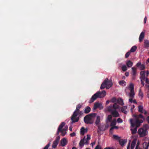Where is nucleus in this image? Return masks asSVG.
I'll return each instance as SVG.
<instances>
[{
    "instance_id": "nucleus-1",
    "label": "nucleus",
    "mask_w": 149,
    "mask_h": 149,
    "mask_svg": "<svg viewBox=\"0 0 149 149\" xmlns=\"http://www.w3.org/2000/svg\"><path fill=\"white\" fill-rule=\"evenodd\" d=\"M132 116L135 118L136 119H131L130 121L131 124V130L132 133L134 134L136 133L137 128L139 127L140 124L143 122L144 120V118L141 114L139 116L133 115Z\"/></svg>"
},
{
    "instance_id": "nucleus-2",
    "label": "nucleus",
    "mask_w": 149,
    "mask_h": 149,
    "mask_svg": "<svg viewBox=\"0 0 149 149\" xmlns=\"http://www.w3.org/2000/svg\"><path fill=\"white\" fill-rule=\"evenodd\" d=\"M119 106L115 104L113 105L107 107L105 109L104 111L106 112L107 111L110 112L114 117H118L119 116V114L116 110L119 109Z\"/></svg>"
},
{
    "instance_id": "nucleus-3",
    "label": "nucleus",
    "mask_w": 149,
    "mask_h": 149,
    "mask_svg": "<svg viewBox=\"0 0 149 149\" xmlns=\"http://www.w3.org/2000/svg\"><path fill=\"white\" fill-rule=\"evenodd\" d=\"M125 91L127 93L129 91H130V93H127V95L130 97L129 101L131 103H136V102L135 100L132 99L134 95V85L132 84H130L129 86L126 89Z\"/></svg>"
},
{
    "instance_id": "nucleus-4",
    "label": "nucleus",
    "mask_w": 149,
    "mask_h": 149,
    "mask_svg": "<svg viewBox=\"0 0 149 149\" xmlns=\"http://www.w3.org/2000/svg\"><path fill=\"white\" fill-rule=\"evenodd\" d=\"M96 116V114L95 113L86 116L84 118L85 122L87 124L93 123Z\"/></svg>"
},
{
    "instance_id": "nucleus-5",
    "label": "nucleus",
    "mask_w": 149,
    "mask_h": 149,
    "mask_svg": "<svg viewBox=\"0 0 149 149\" xmlns=\"http://www.w3.org/2000/svg\"><path fill=\"white\" fill-rule=\"evenodd\" d=\"M113 85V83L112 81L109 80L108 79H106L102 84L100 88L103 89L105 88L107 89H109Z\"/></svg>"
},
{
    "instance_id": "nucleus-6",
    "label": "nucleus",
    "mask_w": 149,
    "mask_h": 149,
    "mask_svg": "<svg viewBox=\"0 0 149 149\" xmlns=\"http://www.w3.org/2000/svg\"><path fill=\"white\" fill-rule=\"evenodd\" d=\"M81 107V106L80 105H77L76 109L74 111L72 118L71 120L72 122H77L79 120V118L77 117V114L79 113V109Z\"/></svg>"
},
{
    "instance_id": "nucleus-7",
    "label": "nucleus",
    "mask_w": 149,
    "mask_h": 149,
    "mask_svg": "<svg viewBox=\"0 0 149 149\" xmlns=\"http://www.w3.org/2000/svg\"><path fill=\"white\" fill-rule=\"evenodd\" d=\"M138 132L140 137H143L147 133V130L143 128L139 129L138 130Z\"/></svg>"
},
{
    "instance_id": "nucleus-8",
    "label": "nucleus",
    "mask_w": 149,
    "mask_h": 149,
    "mask_svg": "<svg viewBox=\"0 0 149 149\" xmlns=\"http://www.w3.org/2000/svg\"><path fill=\"white\" fill-rule=\"evenodd\" d=\"M116 123V120L115 119H114L112 120L110 124V126L111 127L110 129V131H112L114 129H117L118 128V127L117 126H115Z\"/></svg>"
},
{
    "instance_id": "nucleus-9",
    "label": "nucleus",
    "mask_w": 149,
    "mask_h": 149,
    "mask_svg": "<svg viewBox=\"0 0 149 149\" xmlns=\"http://www.w3.org/2000/svg\"><path fill=\"white\" fill-rule=\"evenodd\" d=\"M145 71H143L140 72V74L141 75L140 79L141 82L143 86L144 85V83L143 82V81L145 79Z\"/></svg>"
},
{
    "instance_id": "nucleus-10",
    "label": "nucleus",
    "mask_w": 149,
    "mask_h": 149,
    "mask_svg": "<svg viewBox=\"0 0 149 149\" xmlns=\"http://www.w3.org/2000/svg\"><path fill=\"white\" fill-rule=\"evenodd\" d=\"M68 141L67 138H64L62 139L60 141V145L62 146H64L67 145Z\"/></svg>"
},
{
    "instance_id": "nucleus-11",
    "label": "nucleus",
    "mask_w": 149,
    "mask_h": 149,
    "mask_svg": "<svg viewBox=\"0 0 149 149\" xmlns=\"http://www.w3.org/2000/svg\"><path fill=\"white\" fill-rule=\"evenodd\" d=\"M98 93L97 92L94 94L91 97V100L89 101V102L91 103L93 102L97 98H99V95H98Z\"/></svg>"
},
{
    "instance_id": "nucleus-12",
    "label": "nucleus",
    "mask_w": 149,
    "mask_h": 149,
    "mask_svg": "<svg viewBox=\"0 0 149 149\" xmlns=\"http://www.w3.org/2000/svg\"><path fill=\"white\" fill-rule=\"evenodd\" d=\"M68 128V126H65L64 127V128H63L62 130H61L59 131V132H61V135L63 136H65L67 132L66 131L67 130Z\"/></svg>"
},
{
    "instance_id": "nucleus-13",
    "label": "nucleus",
    "mask_w": 149,
    "mask_h": 149,
    "mask_svg": "<svg viewBox=\"0 0 149 149\" xmlns=\"http://www.w3.org/2000/svg\"><path fill=\"white\" fill-rule=\"evenodd\" d=\"M97 108L101 109L103 108V107L101 103L99 102L95 103L94 105V109H95Z\"/></svg>"
},
{
    "instance_id": "nucleus-14",
    "label": "nucleus",
    "mask_w": 149,
    "mask_h": 149,
    "mask_svg": "<svg viewBox=\"0 0 149 149\" xmlns=\"http://www.w3.org/2000/svg\"><path fill=\"white\" fill-rule=\"evenodd\" d=\"M60 139V137L59 136H58L57 137L56 139L54 141L53 144L52 146V147L53 148H56L58 143Z\"/></svg>"
},
{
    "instance_id": "nucleus-15",
    "label": "nucleus",
    "mask_w": 149,
    "mask_h": 149,
    "mask_svg": "<svg viewBox=\"0 0 149 149\" xmlns=\"http://www.w3.org/2000/svg\"><path fill=\"white\" fill-rule=\"evenodd\" d=\"M97 93H98V95H99V98L104 97L106 95V92L105 91H103L102 92H98Z\"/></svg>"
},
{
    "instance_id": "nucleus-16",
    "label": "nucleus",
    "mask_w": 149,
    "mask_h": 149,
    "mask_svg": "<svg viewBox=\"0 0 149 149\" xmlns=\"http://www.w3.org/2000/svg\"><path fill=\"white\" fill-rule=\"evenodd\" d=\"M139 111L141 112L142 113H144L145 114H146L147 113V112L144 110L143 109V107L141 106H140L138 107Z\"/></svg>"
},
{
    "instance_id": "nucleus-17",
    "label": "nucleus",
    "mask_w": 149,
    "mask_h": 149,
    "mask_svg": "<svg viewBox=\"0 0 149 149\" xmlns=\"http://www.w3.org/2000/svg\"><path fill=\"white\" fill-rule=\"evenodd\" d=\"M136 138L134 139L133 141L132 142L130 147L131 149H134V148L136 145Z\"/></svg>"
},
{
    "instance_id": "nucleus-18",
    "label": "nucleus",
    "mask_w": 149,
    "mask_h": 149,
    "mask_svg": "<svg viewBox=\"0 0 149 149\" xmlns=\"http://www.w3.org/2000/svg\"><path fill=\"white\" fill-rule=\"evenodd\" d=\"M145 32H142L140 35L139 40L140 42H141L144 37Z\"/></svg>"
},
{
    "instance_id": "nucleus-19",
    "label": "nucleus",
    "mask_w": 149,
    "mask_h": 149,
    "mask_svg": "<svg viewBox=\"0 0 149 149\" xmlns=\"http://www.w3.org/2000/svg\"><path fill=\"white\" fill-rule=\"evenodd\" d=\"M65 123L64 122H62L61 124L60 125L58 129V130L57 132L58 133H59V131L61 130H62L63 128H64L65 126Z\"/></svg>"
},
{
    "instance_id": "nucleus-20",
    "label": "nucleus",
    "mask_w": 149,
    "mask_h": 149,
    "mask_svg": "<svg viewBox=\"0 0 149 149\" xmlns=\"http://www.w3.org/2000/svg\"><path fill=\"white\" fill-rule=\"evenodd\" d=\"M85 137L83 139L81 140L79 143L80 146L82 147L84 146V144H86L85 143Z\"/></svg>"
},
{
    "instance_id": "nucleus-21",
    "label": "nucleus",
    "mask_w": 149,
    "mask_h": 149,
    "mask_svg": "<svg viewBox=\"0 0 149 149\" xmlns=\"http://www.w3.org/2000/svg\"><path fill=\"white\" fill-rule=\"evenodd\" d=\"M87 129H84L83 127L81 128L80 130L81 134L83 135L85 133H86L87 132Z\"/></svg>"
},
{
    "instance_id": "nucleus-22",
    "label": "nucleus",
    "mask_w": 149,
    "mask_h": 149,
    "mask_svg": "<svg viewBox=\"0 0 149 149\" xmlns=\"http://www.w3.org/2000/svg\"><path fill=\"white\" fill-rule=\"evenodd\" d=\"M143 147L145 149H149V143L144 142L143 143Z\"/></svg>"
},
{
    "instance_id": "nucleus-23",
    "label": "nucleus",
    "mask_w": 149,
    "mask_h": 149,
    "mask_svg": "<svg viewBox=\"0 0 149 149\" xmlns=\"http://www.w3.org/2000/svg\"><path fill=\"white\" fill-rule=\"evenodd\" d=\"M127 142V140L120 139L119 140V142L120 144L122 146L124 145Z\"/></svg>"
},
{
    "instance_id": "nucleus-24",
    "label": "nucleus",
    "mask_w": 149,
    "mask_h": 149,
    "mask_svg": "<svg viewBox=\"0 0 149 149\" xmlns=\"http://www.w3.org/2000/svg\"><path fill=\"white\" fill-rule=\"evenodd\" d=\"M100 122V117L99 116H97L96 117V119L95 120V123L96 125H99Z\"/></svg>"
},
{
    "instance_id": "nucleus-25",
    "label": "nucleus",
    "mask_w": 149,
    "mask_h": 149,
    "mask_svg": "<svg viewBox=\"0 0 149 149\" xmlns=\"http://www.w3.org/2000/svg\"><path fill=\"white\" fill-rule=\"evenodd\" d=\"M118 104H119L121 105H123L124 104V103L123 102V100L122 99H119L117 100V103Z\"/></svg>"
},
{
    "instance_id": "nucleus-26",
    "label": "nucleus",
    "mask_w": 149,
    "mask_h": 149,
    "mask_svg": "<svg viewBox=\"0 0 149 149\" xmlns=\"http://www.w3.org/2000/svg\"><path fill=\"white\" fill-rule=\"evenodd\" d=\"M127 107L126 106H124L121 109V111L125 113H126L127 112Z\"/></svg>"
},
{
    "instance_id": "nucleus-27",
    "label": "nucleus",
    "mask_w": 149,
    "mask_h": 149,
    "mask_svg": "<svg viewBox=\"0 0 149 149\" xmlns=\"http://www.w3.org/2000/svg\"><path fill=\"white\" fill-rule=\"evenodd\" d=\"M90 139V136L89 135H88L87 136L86 138H85L86 141L85 142V143H86V144H88V141Z\"/></svg>"
},
{
    "instance_id": "nucleus-28",
    "label": "nucleus",
    "mask_w": 149,
    "mask_h": 149,
    "mask_svg": "<svg viewBox=\"0 0 149 149\" xmlns=\"http://www.w3.org/2000/svg\"><path fill=\"white\" fill-rule=\"evenodd\" d=\"M133 63L130 61H128L126 63V64L127 66L129 67H131L132 66Z\"/></svg>"
},
{
    "instance_id": "nucleus-29",
    "label": "nucleus",
    "mask_w": 149,
    "mask_h": 149,
    "mask_svg": "<svg viewBox=\"0 0 149 149\" xmlns=\"http://www.w3.org/2000/svg\"><path fill=\"white\" fill-rule=\"evenodd\" d=\"M118 83L120 85L123 86H125L126 84V82L124 80L120 81Z\"/></svg>"
},
{
    "instance_id": "nucleus-30",
    "label": "nucleus",
    "mask_w": 149,
    "mask_h": 149,
    "mask_svg": "<svg viewBox=\"0 0 149 149\" xmlns=\"http://www.w3.org/2000/svg\"><path fill=\"white\" fill-rule=\"evenodd\" d=\"M112 118V116L111 115H109L107 118L106 122H109L111 121Z\"/></svg>"
},
{
    "instance_id": "nucleus-31",
    "label": "nucleus",
    "mask_w": 149,
    "mask_h": 149,
    "mask_svg": "<svg viewBox=\"0 0 149 149\" xmlns=\"http://www.w3.org/2000/svg\"><path fill=\"white\" fill-rule=\"evenodd\" d=\"M111 102L115 103L114 104H116L117 105H118L117 104V100L115 97H113L112 98L111 100Z\"/></svg>"
},
{
    "instance_id": "nucleus-32",
    "label": "nucleus",
    "mask_w": 149,
    "mask_h": 149,
    "mask_svg": "<svg viewBox=\"0 0 149 149\" xmlns=\"http://www.w3.org/2000/svg\"><path fill=\"white\" fill-rule=\"evenodd\" d=\"M144 45L146 47H149V42L147 40H144Z\"/></svg>"
},
{
    "instance_id": "nucleus-33",
    "label": "nucleus",
    "mask_w": 149,
    "mask_h": 149,
    "mask_svg": "<svg viewBox=\"0 0 149 149\" xmlns=\"http://www.w3.org/2000/svg\"><path fill=\"white\" fill-rule=\"evenodd\" d=\"M132 74L133 75H134L136 73V69L134 67H132Z\"/></svg>"
},
{
    "instance_id": "nucleus-34",
    "label": "nucleus",
    "mask_w": 149,
    "mask_h": 149,
    "mask_svg": "<svg viewBox=\"0 0 149 149\" xmlns=\"http://www.w3.org/2000/svg\"><path fill=\"white\" fill-rule=\"evenodd\" d=\"M91 110V109L90 107H87L86 108L85 110V112L86 113H89Z\"/></svg>"
},
{
    "instance_id": "nucleus-35",
    "label": "nucleus",
    "mask_w": 149,
    "mask_h": 149,
    "mask_svg": "<svg viewBox=\"0 0 149 149\" xmlns=\"http://www.w3.org/2000/svg\"><path fill=\"white\" fill-rule=\"evenodd\" d=\"M139 97L141 99H142L143 97V93L140 90L139 91Z\"/></svg>"
},
{
    "instance_id": "nucleus-36",
    "label": "nucleus",
    "mask_w": 149,
    "mask_h": 149,
    "mask_svg": "<svg viewBox=\"0 0 149 149\" xmlns=\"http://www.w3.org/2000/svg\"><path fill=\"white\" fill-rule=\"evenodd\" d=\"M137 48V47L136 46H133L131 49V52H134L136 50Z\"/></svg>"
},
{
    "instance_id": "nucleus-37",
    "label": "nucleus",
    "mask_w": 149,
    "mask_h": 149,
    "mask_svg": "<svg viewBox=\"0 0 149 149\" xmlns=\"http://www.w3.org/2000/svg\"><path fill=\"white\" fill-rule=\"evenodd\" d=\"M139 68L140 70H142L144 69L145 68V66L143 64H141V65H140Z\"/></svg>"
},
{
    "instance_id": "nucleus-38",
    "label": "nucleus",
    "mask_w": 149,
    "mask_h": 149,
    "mask_svg": "<svg viewBox=\"0 0 149 149\" xmlns=\"http://www.w3.org/2000/svg\"><path fill=\"white\" fill-rule=\"evenodd\" d=\"M121 68L123 71H125L127 69V67L125 65H123L121 67Z\"/></svg>"
},
{
    "instance_id": "nucleus-39",
    "label": "nucleus",
    "mask_w": 149,
    "mask_h": 149,
    "mask_svg": "<svg viewBox=\"0 0 149 149\" xmlns=\"http://www.w3.org/2000/svg\"><path fill=\"white\" fill-rule=\"evenodd\" d=\"M113 138L115 139L119 140L120 137L117 135H113Z\"/></svg>"
},
{
    "instance_id": "nucleus-40",
    "label": "nucleus",
    "mask_w": 149,
    "mask_h": 149,
    "mask_svg": "<svg viewBox=\"0 0 149 149\" xmlns=\"http://www.w3.org/2000/svg\"><path fill=\"white\" fill-rule=\"evenodd\" d=\"M117 121L118 123H122L123 122V121L122 119L119 118H118L117 120Z\"/></svg>"
},
{
    "instance_id": "nucleus-41",
    "label": "nucleus",
    "mask_w": 149,
    "mask_h": 149,
    "mask_svg": "<svg viewBox=\"0 0 149 149\" xmlns=\"http://www.w3.org/2000/svg\"><path fill=\"white\" fill-rule=\"evenodd\" d=\"M146 82L147 83L146 86L149 87V80L147 78L146 79Z\"/></svg>"
},
{
    "instance_id": "nucleus-42",
    "label": "nucleus",
    "mask_w": 149,
    "mask_h": 149,
    "mask_svg": "<svg viewBox=\"0 0 149 149\" xmlns=\"http://www.w3.org/2000/svg\"><path fill=\"white\" fill-rule=\"evenodd\" d=\"M95 149H102L101 146L99 145H97L95 147Z\"/></svg>"
},
{
    "instance_id": "nucleus-43",
    "label": "nucleus",
    "mask_w": 149,
    "mask_h": 149,
    "mask_svg": "<svg viewBox=\"0 0 149 149\" xmlns=\"http://www.w3.org/2000/svg\"><path fill=\"white\" fill-rule=\"evenodd\" d=\"M50 143H49L47 145H46L43 149H48L49 147L50 146Z\"/></svg>"
},
{
    "instance_id": "nucleus-44",
    "label": "nucleus",
    "mask_w": 149,
    "mask_h": 149,
    "mask_svg": "<svg viewBox=\"0 0 149 149\" xmlns=\"http://www.w3.org/2000/svg\"><path fill=\"white\" fill-rule=\"evenodd\" d=\"M139 145V141H138L135 149H138Z\"/></svg>"
},
{
    "instance_id": "nucleus-45",
    "label": "nucleus",
    "mask_w": 149,
    "mask_h": 149,
    "mask_svg": "<svg viewBox=\"0 0 149 149\" xmlns=\"http://www.w3.org/2000/svg\"><path fill=\"white\" fill-rule=\"evenodd\" d=\"M130 54V52H127L125 54V57L126 58H127Z\"/></svg>"
},
{
    "instance_id": "nucleus-46",
    "label": "nucleus",
    "mask_w": 149,
    "mask_h": 149,
    "mask_svg": "<svg viewBox=\"0 0 149 149\" xmlns=\"http://www.w3.org/2000/svg\"><path fill=\"white\" fill-rule=\"evenodd\" d=\"M76 134L75 132H74L70 134V136L71 137L74 136H75Z\"/></svg>"
},
{
    "instance_id": "nucleus-47",
    "label": "nucleus",
    "mask_w": 149,
    "mask_h": 149,
    "mask_svg": "<svg viewBox=\"0 0 149 149\" xmlns=\"http://www.w3.org/2000/svg\"><path fill=\"white\" fill-rule=\"evenodd\" d=\"M141 63L140 62H139L136 64L137 66L139 68V67L140 65H141Z\"/></svg>"
},
{
    "instance_id": "nucleus-48",
    "label": "nucleus",
    "mask_w": 149,
    "mask_h": 149,
    "mask_svg": "<svg viewBox=\"0 0 149 149\" xmlns=\"http://www.w3.org/2000/svg\"><path fill=\"white\" fill-rule=\"evenodd\" d=\"M95 144V141L91 143V145L92 148L94 146Z\"/></svg>"
},
{
    "instance_id": "nucleus-49",
    "label": "nucleus",
    "mask_w": 149,
    "mask_h": 149,
    "mask_svg": "<svg viewBox=\"0 0 149 149\" xmlns=\"http://www.w3.org/2000/svg\"><path fill=\"white\" fill-rule=\"evenodd\" d=\"M130 142H131V141H129V145L128 146H127V149H130V146H129V145H130Z\"/></svg>"
},
{
    "instance_id": "nucleus-50",
    "label": "nucleus",
    "mask_w": 149,
    "mask_h": 149,
    "mask_svg": "<svg viewBox=\"0 0 149 149\" xmlns=\"http://www.w3.org/2000/svg\"><path fill=\"white\" fill-rule=\"evenodd\" d=\"M104 149H113L112 147H106Z\"/></svg>"
},
{
    "instance_id": "nucleus-51",
    "label": "nucleus",
    "mask_w": 149,
    "mask_h": 149,
    "mask_svg": "<svg viewBox=\"0 0 149 149\" xmlns=\"http://www.w3.org/2000/svg\"><path fill=\"white\" fill-rule=\"evenodd\" d=\"M125 75L127 77L129 75V72H126L125 73Z\"/></svg>"
},
{
    "instance_id": "nucleus-52",
    "label": "nucleus",
    "mask_w": 149,
    "mask_h": 149,
    "mask_svg": "<svg viewBox=\"0 0 149 149\" xmlns=\"http://www.w3.org/2000/svg\"><path fill=\"white\" fill-rule=\"evenodd\" d=\"M146 20H147V18H146V17H145L144 19V22L145 23L146 22Z\"/></svg>"
},
{
    "instance_id": "nucleus-53",
    "label": "nucleus",
    "mask_w": 149,
    "mask_h": 149,
    "mask_svg": "<svg viewBox=\"0 0 149 149\" xmlns=\"http://www.w3.org/2000/svg\"><path fill=\"white\" fill-rule=\"evenodd\" d=\"M146 76H147L149 74V72L148 71H146Z\"/></svg>"
},
{
    "instance_id": "nucleus-54",
    "label": "nucleus",
    "mask_w": 149,
    "mask_h": 149,
    "mask_svg": "<svg viewBox=\"0 0 149 149\" xmlns=\"http://www.w3.org/2000/svg\"><path fill=\"white\" fill-rule=\"evenodd\" d=\"M69 130L70 131H72V127L71 126H70L69 127Z\"/></svg>"
},
{
    "instance_id": "nucleus-55",
    "label": "nucleus",
    "mask_w": 149,
    "mask_h": 149,
    "mask_svg": "<svg viewBox=\"0 0 149 149\" xmlns=\"http://www.w3.org/2000/svg\"><path fill=\"white\" fill-rule=\"evenodd\" d=\"M109 102H110V101H109V100L107 101L106 102V104H109Z\"/></svg>"
},
{
    "instance_id": "nucleus-56",
    "label": "nucleus",
    "mask_w": 149,
    "mask_h": 149,
    "mask_svg": "<svg viewBox=\"0 0 149 149\" xmlns=\"http://www.w3.org/2000/svg\"><path fill=\"white\" fill-rule=\"evenodd\" d=\"M147 120L148 123H149V116L147 118Z\"/></svg>"
},
{
    "instance_id": "nucleus-57",
    "label": "nucleus",
    "mask_w": 149,
    "mask_h": 149,
    "mask_svg": "<svg viewBox=\"0 0 149 149\" xmlns=\"http://www.w3.org/2000/svg\"><path fill=\"white\" fill-rule=\"evenodd\" d=\"M72 149H77V148L75 147H73L72 148Z\"/></svg>"
},
{
    "instance_id": "nucleus-58",
    "label": "nucleus",
    "mask_w": 149,
    "mask_h": 149,
    "mask_svg": "<svg viewBox=\"0 0 149 149\" xmlns=\"http://www.w3.org/2000/svg\"><path fill=\"white\" fill-rule=\"evenodd\" d=\"M147 61L148 62H149V58L147 60Z\"/></svg>"
},
{
    "instance_id": "nucleus-59",
    "label": "nucleus",
    "mask_w": 149,
    "mask_h": 149,
    "mask_svg": "<svg viewBox=\"0 0 149 149\" xmlns=\"http://www.w3.org/2000/svg\"><path fill=\"white\" fill-rule=\"evenodd\" d=\"M147 95H148V98H149V93Z\"/></svg>"
},
{
    "instance_id": "nucleus-60",
    "label": "nucleus",
    "mask_w": 149,
    "mask_h": 149,
    "mask_svg": "<svg viewBox=\"0 0 149 149\" xmlns=\"http://www.w3.org/2000/svg\"><path fill=\"white\" fill-rule=\"evenodd\" d=\"M123 79H125V77L124 76L123 77Z\"/></svg>"
},
{
    "instance_id": "nucleus-61",
    "label": "nucleus",
    "mask_w": 149,
    "mask_h": 149,
    "mask_svg": "<svg viewBox=\"0 0 149 149\" xmlns=\"http://www.w3.org/2000/svg\"><path fill=\"white\" fill-rule=\"evenodd\" d=\"M133 108H134V105H133Z\"/></svg>"
},
{
    "instance_id": "nucleus-62",
    "label": "nucleus",
    "mask_w": 149,
    "mask_h": 149,
    "mask_svg": "<svg viewBox=\"0 0 149 149\" xmlns=\"http://www.w3.org/2000/svg\"><path fill=\"white\" fill-rule=\"evenodd\" d=\"M133 137H134V136H132L131 137V138H133Z\"/></svg>"
}]
</instances>
